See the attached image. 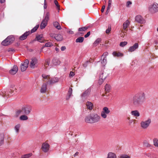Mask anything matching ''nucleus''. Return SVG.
Instances as JSON below:
<instances>
[{
    "mask_svg": "<svg viewBox=\"0 0 158 158\" xmlns=\"http://www.w3.org/2000/svg\"><path fill=\"white\" fill-rule=\"evenodd\" d=\"M138 47L139 44L138 43H135L133 46H131L129 48L128 51L129 52H132L138 49Z\"/></svg>",
    "mask_w": 158,
    "mask_h": 158,
    "instance_id": "16",
    "label": "nucleus"
},
{
    "mask_svg": "<svg viewBox=\"0 0 158 158\" xmlns=\"http://www.w3.org/2000/svg\"><path fill=\"white\" fill-rule=\"evenodd\" d=\"M90 91L91 89L90 88H89L84 92L81 95L82 99L84 100L87 98L89 96Z\"/></svg>",
    "mask_w": 158,
    "mask_h": 158,
    "instance_id": "10",
    "label": "nucleus"
},
{
    "mask_svg": "<svg viewBox=\"0 0 158 158\" xmlns=\"http://www.w3.org/2000/svg\"><path fill=\"white\" fill-rule=\"evenodd\" d=\"M18 70V68L17 66L14 65L13 68L10 71V74L12 75L15 74Z\"/></svg>",
    "mask_w": 158,
    "mask_h": 158,
    "instance_id": "19",
    "label": "nucleus"
},
{
    "mask_svg": "<svg viewBox=\"0 0 158 158\" xmlns=\"http://www.w3.org/2000/svg\"><path fill=\"white\" fill-rule=\"evenodd\" d=\"M89 28L88 26L82 27L78 28V31H86Z\"/></svg>",
    "mask_w": 158,
    "mask_h": 158,
    "instance_id": "30",
    "label": "nucleus"
},
{
    "mask_svg": "<svg viewBox=\"0 0 158 158\" xmlns=\"http://www.w3.org/2000/svg\"><path fill=\"white\" fill-rule=\"evenodd\" d=\"M84 40V38L83 37H79L76 40V43H82V42Z\"/></svg>",
    "mask_w": 158,
    "mask_h": 158,
    "instance_id": "28",
    "label": "nucleus"
},
{
    "mask_svg": "<svg viewBox=\"0 0 158 158\" xmlns=\"http://www.w3.org/2000/svg\"><path fill=\"white\" fill-rule=\"evenodd\" d=\"M67 33L70 34H72L74 33L73 31L70 29H68L67 31Z\"/></svg>",
    "mask_w": 158,
    "mask_h": 158,
    "instance_id": "48",
    "label": "nucleus"
},
{
    "mask_svg": "<svg viewBox=\"0 0 158 158\" xmlns=\"http://www.w3.org/2000/svg\"><path fill=\"white\" fill-rule=\"evenodd\" d=\"M31 155L30 154H26L22 156L21 158H29V157Z\"/></svg>",
    "mask_w": 158,
    "mask_h": 158,
    "instance_id": "47",
    "label": "nucleus"
},
{
    "mask_svg": "<svg viewBox=\"0 0 158 158\" xmlns=\"http://www.w3.org/2000/svg\"><path fill=\"white\" fill-rule=\"evenodd\" d=\"M111 5H110V4H108V6L107 8V10H109L110 8L111 7Z\"/></svg>",
    "mask_w": 158,
    "mask_h": 158,
    "instance_id": "59",
    "label": "nucleus"
},
{
    "mask_svg": "<svg viewBox=\"0 0 158 158\" xmlns=\"http://www.w3.org/2000/svg\"><path fill=\"white\" fill-rule=\"evenodd\" d=\"M118 157L119 158H131V156L128 155L123 154L120 155Z\"/></svg>",
    "mask_w": 158,
    "mask_h": 158,
    "instance_id": "32",
    "label": "nucleus"
},
{
    "mask_svg": "<svg viewBox=\"0 0 158 158\" xmlns=\"http://www.w3.org/2000/svg\"><path fill=\"white\" fill-rule=\"evenodd\" d=\"M153 144L155 146L158 147V139L154 138L153 139Z\"/></svg>",
    "mask_w": 158,
    "mask_h": 158,
    "instance_id": "35",
    "label": "nucleus"
},
{
    "mask_svg": "<svg viewBox=\"0 0 158 158\" xmlns=\"http://www.w3.org/2000/svg\"><path fill=\"white\" fill-rule=\"evenodd\" d=\"M112 0H109L108 1V4L111 5Z\"/></svg>",
    "mask_w": 158,
    "mask_h": 158,
    "instance_id": "60",
    "label": "nucleus"
},
{
    "mask_svg": "<svg viewBox=\"0 0 158 158\" xmlns=\"http://www.w3.org/2000/svg\"><path fill=\"white\" fill-rule=\"evenodd\" d=\"M104 80H105L103 79V78H101V77H99V79L98 80V83L99 84V85L102 84V83L103 82Z\"/></svg>",
    "mask_w": 158,
    "mask_h": 158,
    "instance_id": "42",
    "label": "nucleus"
},
{
    "mask_svg": "<svg viewBox=\"0 0 158 158\" xmlns=\"http://www.w3.org/2000/svg\"><path fill=\"white\" fill-rule=\"evenodd\" d=\"M79 154V152H77L74 155V157H76Z\"/></svg>",
    "mask_w": 158,
    "mask_h": 158,
    "instance_id": "61",
    "label": "nucleus"
},
{
    "mask_svg": "<svg viewBox=\"0 0 158 158\" xmlns=\"http://www.w3.org/2000/svg\"><path fill=\"white\" fill-rule=\"evenodd\" d=\"M47 89V85L45 84H43L41 88L40 92L41 93H44L46 92Z\"/></svg>",
    "mask_w": 158,
    "mask_h": 158,
    "instance_id": "23",
    "label": "nucleus"
},
{
    "mask_svg": "<svg viewBox=\"0 0 158 158\" xmlns=\"http://www.w3.org/2000/svg\"><path fill=\"white\" fill-rule=\"evenodd\" d=\"M108 55V53L107 52H105L103 55L102 56H102H104V57H106V56Z\"/></svg>",
    "mask_w": 158,
    "mask_h": 158,
    "instance_id": "53",
    "label": "nucleus"
},
{
    "mask_svg": "<svg viewBox=\"0 0 158 158\" xmlns=\"http://www.w3.org/2000/svg\"><path fill=\"white\" fill-rule=\"evenodd\" d=\"M37 40L40 43H44V41H43L42 35H40L36 37Z\"/></svg>",
    "mask_w": 158,
    "mask_h": 158,
    "instance_id": "25",
    "label": "nucleus"
},
{
    "mask_svg": "<svg viewBox=\"0 0 158 158\" xmlns=\"http://www.w3.org/2000/svg\"><path fill=\"white\" fill-rule=\"evenodd\" d=\"M113 55L115 56H123V54L120 52L117 53L116 52H114L113 53Z\"/></svg>",
    "mask_w": 158,
    "mask_h": 158,
    "instance_id": "29",
    "label": "nucleus"
},
{
    "mask_svg": "<svg viewBox=\"0 0 158 158\" xmlns=\"http://www.w3.org/2000/svg\"><path fill=\"white\" fill-rule=\"evenodd\" d=\"M111 30V26H109L108 29L106 30V32L107 34L109 33Z\"/></svg>",
    "mask_w": 158,
    "mask_h": 158,
    "instance_id": "46",
    "label": "nucleus"
},
{
    "mask_svg": "<svg viewBox=\"0 0 158 158\" xmlns=\"http://www.w3.org/2000/svg\"><path fill=\"white\" fill-rule=\"evenodd\" d=\"M109 10H107V11L106 12V15H107L109 12Z\"/></svg>",
    "mask_w": 158,
    "mask_h": 158,
    "instance_id": "64",
    "label": "nucleus"
},
{
    "mask_svg": "<svg viewBox=\"0 0 158 158\" xmlns=\"http://www.w3.org/2000/svg\"><path fill=\"white\" fill-rule=\"evenodd\" d=\"M109 74L108 72L106 71H103L100 75V77L101 78H102L104 80H105L107 77L109 76Z\"/></svg>",
    "mask_w": 158,
    "mask_h": 158,
    "instance_id": "18",
    "label": "nucleus"
},
{
    "mask_svg": "<svg viewBox=\"0 0 158 158\" xmlns=\"http://www.w3.org/2000/svg\"><path fill=\"white\" fill-rule=\"evenodd\" d=\"M20 127V124H18L16 125L14 129L15 131L18 134L19 132V131Z\"/></svg>",
    "mask_w": 158,
    "mask_h": 158,
    "instance_id": "33",
    "label": "nucleus"
},
{
    "mask_svg": "<svg viewBox=\"0 0 158 158\" xmlns=\"http://www.w3.org/2000/svg\"><path fill=\"white\" fill-rule=\"evenodd\" d=\"M127 44V43L126 41L122 42L120 43V46L121 47H123L126 45Z\"/></svg>",
    "mask_w": 158,
    "mask_h": 158,
    "instance_id": "41",
    "label": "nucleus"
},
{
    "mask_svg": "<svg viewBox=\"0 0 158 158\" xmlns=\"http://www.w3.org/2000/svg\"><path fill=\"white\" fill-rule=\"evenodd\" d=\"M53 46L52 43L51 42H48L45 44V45L42 48H43L44 47H50Z\"/></svg>",
    "mask_w": 158,
    "mask_h": 158,
    "instance_id": "38",
    "label": "nucleus"
},
{
    "mask_svg": "<svg viewBox=\"0 0 158 158\" xmlns=\"http://www.w3.org/2000/svg\"><path fill=\"white\" fill-rule=\"evenodd\" d=\"M46 0H44V9H46L47 8V6L46 5Z\"/></svg>",
    "mask_w": 158,
    "mask_h": 158,
    "instance_id": "58",
    "label": "nucleus"
},
{
    "mask_svg": "<svg viewBox=\"0 0 158 158\" xmlns=\"http://www.w3.org/2000/svg\"><path fill=\"white\" fill-rule=\"evenodd\" d=\"M54 26L57 29L60 30L61 29L59 23L57 22H55L53 23Z\"/></svg>",
    "mask_w": 158,
    "mask_h": 158,
    "instance_id": "26",
    "label": "nucleus"
},
{
    "mask_svg": "<svg viewBox=\"0 0 158 158\" xmlns=\"http://www.w3.org/2000/svg\"><path fill=\"white\" fill-rule=\"evenodd\" d=\"M135 20L137 22L143 24L145 23V20L140 15H137L135 17Z\"/></svg>",
    "mask_w": 158,
    "mask_h": 158,
    "instance_id": "15",
    "label": "nucleus"
},
{
    "mask_svg": "<svg viewBox=\"0 0 158 158\" xmlns=\"http://www.w3.org/2000/svg\"><path fill=\"white\" fill-rule=\"evenodd\" d=\"M7 51L8 52H14L15 51V50L12 48H9Z\"/></svg>",
    "mask_w": 158,
    "mask_h": 158,
    "instance_id": "52",
    "label": "nucleus"
},
{
    "mask_svg": "<svg viewBox=\"0 0 158 158\" xmlns=\"http://www.w3.org/2000/svg\"><path fill=\"white\" fill-rule=\"evenodd\" d=\"M54 2L55 5H56V6L57 7L58 9V10H59L60 6H59V5L58 4V2L56 0H54Z\"/></svg>",
    "mask_w": 158,
    "mask_h": 158,
    "instance_id": "45",
    "label": "nucleus"
},
{
    "mask_svg": "<svg viewBox=\"0 0 158 158\" xmlns=\"http://www.w3.org/2000/svg\"><path fill=\"white\" fill-rule=\"evenodd\" d=\"M49 144L45 142L42 144L41 149L44 152H47L49 150Z\"/></svg>",
    "mask_w": 158,
    "mask_h": 158,
    "instance_id": "12",
    "label": "nucleus"
},
{
    "mask_svg": "<svg viewBox=\"0 0 158 158\" xmlns=\"http://www.w3.org/2000/svg\"><path fill=\"white\" fill-rule=\"evenodd\" d=\"M37 60L36 58H32L30 64L31 68L32 69L35 68L37 66Z\"/></svg>",
    "mask_w": 158,
    "mask_h": 158,
    "instance_id": "14",
    "label": "nucleus"
},
{
    "mask_svg": "<svg viewBox=\"0 0 158 158\" xmlns=\"http://www.w3.org/2000/svg\"><path fill=\"white\" fill-rule=\"evenodd\" d=\"M72 93V89L71 88H70L68 91V95H69V98L70 96H71Z\"/></svg>",
    "mask_w": 158,
    "mask_h": 158,
    "instance_id": "44",
    "label": "nucleus"
},
{
    "mask_svg": "<svg viewBox=\"0 0 158 158\" xmlns=\"http://www.w3.org/2000/svg\"><path fill=\"white\" fill-rule=\"evenodd\" d=\"M74 75V73L72 72L71 71L69 74V76L70 77H73Z\"/></svg>",
    "mask_w": 158,
    "mask_h": 158,
    "instance_id": "51",
    "label": "nucleus"
},
{
    "mask_svg": "<svg viewBox=\"0 0 158 158\" xmlns=\"http://www.w3.org/2000/svg\"><path fill=\"white\" fill-rule=\"evenodd\" d=\"M143 145L145 147H150L151 146V145L147 141L145 140L143 143Z\"/></svg>",
    "mask_w": 158,
    "mask_h": 158,
    "instance_id": "36",
    "label": "nucleus"
},
{
    "mask_svg": "<svg viewBox=\"0 0 158 158\" xmlns=\"http://www.w3.org/2000/svg\"><path fill=\"white\" fill-rule=\"evenodd\" d=\"M90 31L88 32L85 35L84 37L85 38H86L88 37L90 35Z\"/></svg>",
    "mask_w": 158,
    "mask_h": 158,
    "instance_id": "50",
    "label": "nucleus"
},
{
    "mask_svg": "<svg viewBox=\"0 0 158 158\" xmlns=\"http://www.w3.org/2000/svg\"><path fill=\"white\" fill-rule=\"evenodd\" d=\"M29 63V60H26L23 64H22L20 66L21 70L22 72L25 71L28 67V64Z\"/></svg>",
    "mask_w": 158,
    "mask_h": 158,
    "instance_id": "11",
    "label": "nucleus"
},
{
    "mask_svg": "<svg viewBox=\"0 0 158 158\" xmlns=\"http://www.w3.org/2000/svg\"><path fill=\"white\" fill-rule=\"evenodd\" d=\"M105 8V5H103L102 6V8L101 9V11L102 12H103L104 11V9Z\"/></svg>",
    "mask_w": 158,
    "mask_h": 158,
    "instance_id": "56",
    "label": "nucleus"
},
{
    "mask_svg": "<svg viewBox=\"0 0 158 158\" xmlns=\"http://www.w3.org/2000/svg\"><path fill=\"white\" fill-rule=\"evenodd\" d=\"M146 100L145 94L143 91H140L136 93L133 96L131 103L133 107H139L145 102Z\"/></svg>",
    "mask_w": 158,
    "mask_h": 158,
    "instance_id": "1",
    "label": "nucleus"
},
{
    "mask_svg": "<svg viewBox=\"0 0 158 158\" xmlns=\"http://www.w3.org/2000/svg\"><path fill=\"white\" fill-rule=\"evenodd\" d=\"M105 90L106 91L109 92L111 89V86L108 84H106L105 86Z\"/></svg>",
    "mask_w": 158,
    "mask_h": 158,
    "instance_id": "34",
    "label": "nucleus"
},
{
    "mask_svg": "<svg viewBox=\"0 0 158 158\" xmlns=\"http://www.w3.org/2000/svg\"><path fill=\"white\" fill-rule=\"evenodd\" d=\"M107 63L106 58V57H104L102 61L101 62V63L102 66H105Z\"/></svg>",
    "mask_w": 158,
    "mask_h": 158,
    "instance_id": "37",
    "label": "nucleus"
},
{
    "mask_svg": "<svg viewBox=\"0 0 158 158\" xmlns=\"http://www.w3.org/2000/svg\"><path fill=\"white\" fill-rule=\"evenodd\" d=\"M131 2L130 1H128L127 3V6L128 7L129 5H130L131 4Z\"/></svg>",
    "mask_w": 158,
    "mask_h": 158,
    "instance_id": "55",
    "label": "nucleus"
},
{
    "mask_svg": "<svg viewBox=\"0 0 158 158\" xmlns=\"http://www.w3.org/2000/svg\"><path fill=\"white\" fill-rule=\"evenodd\" d=\"M29 34L30 32L29 31H26L23 34L19 37V40H23L26 39Z\"/></svg>",
    "mask_w": 158,
    "mask_h": 158,
    "instance_id": "20",
    "label": "nucleus"
},
{
    "mask_svg": "<svg viewBox=\"0 0 158 158\" xmlns=\"http://www.w3.org/2000/svg\"><path fill=\"white\" fill-rule=\"evenodd\" d=\"M49 16L50 14L49 13L47 12L40 25V28L41 29L44 28L47 25L48 21L49 19Z\"/></svg>",
    "mask_w": 158,
    "mask_h": 158,
    "instance_id": "7",
    "label": "nucleus"
},
{
    "mask_svg": "<svg viewBox=\"0 0 158 158\" xmlns=\"http://www.w3.org/2000/svg\"><path fill=\"white\" fill-rule=\"evenodd\" d=\"M31 110V107L30 106H26L23 107L21 109L18 110L16 113L17 117L21 114L28 115L30 114Z\"/></svg>",
    "mask_w": 158,
    "mask_h": 158,
    "instance_id": "3",
    "label": "nucleus"
},
{
    "mask_svg": "<svg viewBox=\"0 0 158 158\" xmlns=\"http://www.w3.org/2000/svg\"><path fill=\"white\" fill-rule=\"evenodd\" d=\"M42 76L44 78L47 79L48 80L47 82L48 84L51 85L58 82L59 81V78L57 77H53L50 78V76L47 75L45 74H42Z\"/></svg>",
    "mask_w": 158,
    "mask_h": 158,
    "instance_id": "4",
    "label": "nucleus"
},
{
    "mask_svg": "<svg viewBox=\"0 0 158 158\" xmlns=\"http://www.w3.org/2000/svg\"><path fill=\"white\" fill-rule=\"evenodd\" d=\"M131 114L133 116L135 117L136 118L140 116L139 112V111L137 110L131 111Z\"/></svg>",
    "mask_w": 158,
    "mask_h": 158,
    "instance_id": "17",
    "label": "nucleus"
},
{
    "mask_svg": "<svg viewBox=\"0 0 158 158\" xmlns=\"http://www.w3.org/2000/svg\"><path fill=\"white\" fill-rule=\"evenodd\" d=\"M107 158H116L115 154L114 153L110 152L107 155Z\"/></svg>",
    "mask_w": 158,
    "mask_h": 158,
    "instance_id": "24",
    "label": "nucleus"
},
{
    "mask_svg": "<svg viewBox=\"0 0 158 158\" xmlns=\"http://www.w3.org/2000/svg\"><path fill=\"white\" fill-rule=\"evenodd\" d=\"M101 119L99 115L97 113H93L86 116L85 121L87 123L93 124L99 122Z\"/></svg>",
    "mask_w": 158,
    "mask_h": 158,
    "instance_id": "2",
    "label": "nucleus"
},
{
    "mask_svg": "<svg viewBox=\"0 0 158 158\" xmlns=\"http://www.w3.org/2000/svg\"><path fill=\"white\" fill-rule=\"evenodd\" d=\"M86 105L87 108L90 110H92L94 107L93 104L90 102H87Z\"/></svg>",
    "mask_w": 158,
    "mask_h": 158,
    "instance_id": "21",
    "label": "nucleus"
},
{
    "mask_svg": "<svg viewBox=\"0 0 158 158\" xmlns=\"http://www.w3.org/2000/svg\"><path fill=\"white\" fill-rule=\"evenodd\" d=\"M151 123V119L148 118L146 120H143L140 122V127L143 129H146L149 126Z\"/></svg>",
    "mask_w": 158,
    "mask_h": 158,
    "instance_id": "5",
    "label": "nucleus"
},
{
    "mask_svg": "<svg viewBox=\"0 0 158 158\" xmlns=\"http://www.w3.org/2000/svg\"><path fill=\"white\" fill-rule=\"evenodd\" d=\"M130 23V22L128 20H127L126 21H125L123 24V30L127 31V30L126 29L128 27Z\"/></svg>",
    "mask_w": 158,
    "mask_h": 158,
    "instance_id": "22",
    "label": "nucleus"
},
{
    "mask_svg": "<svg viewBox=\"0 0 158 158\" xmlns=\"http://www.w3.org/2000/svg\"><path fill=\"white\" fill-rule=\"evenodd\" d=\"M39 27V25H36L35 27H34L31 30V33H33Z\"/></svg>",
    "mask_w": 158,
    "mask_h": 158,
    "instance_id": "40",
    "label": "nucleus"
},
{
    "mask_svg": "<svg viewBox=\"0 0 158 158\" xmlns=\"http://www.w3.org/2000/svg\"><path fill=\"white\" fill-rule=\"evenodd\" d=\"M5 0H0V2L1 3H2L5 2Z\"/></svg>",
    "mask_w": 158,
    "mask_h": 158,
    "instance_id": "62",
    "label": "nucleus"
},
{
    "mask_svg": "<svg viewBox=\"0 0 158 158\" xmlns=\"http://www.w3.org/2000/svg\"><path fill=\"white\" fill-rule=\"evenodd\" d=\"M149 11L152 13H155L158 11V4L156 3H154L149 8Z\"/></svg>",
    "mask_w": 158,
    "mask_h": 158,
    "instance_id": "9",
    "label": "nucleus"
},
{
    "mask_svg": "<svg viewBox=\"0 0 158 158\" xmlns=\"http://www.w3.org/2000/svg\"><path fill=\"white\" fill-rule=\"evenodd\" d=\"M19 119L21 120H26L28 119V118L26 115H23L20 117Z\"/></svg>",
    "mask_w": 158,
    "mask_h": 158,
    "instance_id": "31",
    "label": "nucleus"
},
{
    "mask_svg": "<svg viewBox=\"0 0 158 158\" xmlns=\"http://www.w3.org/2000/svg\"><path fill=\"white\" fill-rule=\"evenodd\" d=\"M55 50L57 52H58L59 51V49L58 48H55Z\"/></svg>",
    "mask_w": 158,
    "mask_h": 158,
    "instance_id": "63",
    "label": "nucleus"
},
{
    "mask_svg": "<svg viewBox=\"0 0 158 158\" xmlns=\"http://www.w3.org/2000/svg\"><path fill=\"white\" fill-rule=\"evenodd\" d=\"M110 110L107 107H105L102 109V110L101 113V117L104 118H106L107 117V115L110 114Z\"/></svg>",
    "mask_w": 158,
    "mask_h": 158,
    "instance_id": "8",
    "label": "nucleus"
},
{
    "mask_svg": "<svg viewBox=\"0 0 158 158\" xmlns=\"http://www.w3.org/2000/svg\"><path fill=\"white\" fill-rule=\"evenodd\" d=\"M4 138L3 136H2L0 138V145H2L4 143Z\"/></svg>",
    "mask_w": 158,
    "mask_h": 158,
    "instance_id": "43",
    "label": "nucleus"
},
{
    "mask_svg": "<svg viewBox=\"0 0 158 158\" xmlns=\"http://www.w3.org/2000/svg\"><path fill=\"white\" fill-rule=\"evenodd\" d=\"M15 39L12 35L8 36L6 39L2 41V44L4 46H7L12 43L15 40Z\"/></svg>",
    "mask_w": 158,
    "mask_h": 158,
    "instance_id": "6",
    "label": "nucleus"
},
{
    "mask_svg": "<svg viewBox=\"0 0 158 158\" xmlns=\"http://www.w3.org/2000/svg\"><path fill=\"white\" fill-rule=\"evenodd\" d=\"M50 64V61L48 60H47L46 61V64H45V67H46L47 65H49Z\"/></svg>",
    "mask_w": 158,
    "mask_h": 158,
    "instance_id": "49",
    "label": "nucleus"
},
{
    "mask_svg": "<svg viewBox=\"0 0 158 158\" xmlns=\"http://www.w3.org/2000/svg\"><path fill=\"white\" fill-rule=\"evenodd\" d=\"M66 49V48L65 46H62L61 48V50L62 51H64L65 49Z\"/></svg>",
    "mask_w": 158,
    "mask_h": 158,
    "instance_id": "57",
    "label": "nucleus"
},
{
    "mask_svg": "<svg viewBox=\"0 0 158 158\" xmlns=\"http://www.w3.org/2000/svg\"><path fill=\"white\" fill-rule=\"evenodd\" d=\"M51 37L55 38L58 41H61L62 40V36L60 34L51 33L50 34Z\"/></svg>",
    "mask_w": 158,
    "mask_h": 158,
    "instance_id": "13",
    "label": "nucleus"
},
{
    "mask_svg": "<svg viewBox=\"0 0 158 158\" xmlns=\"http://www.w3.org/2000/svg\"><path fill=\"white\" fill-rule=\"evenodd\" d=\"M89 62L87 61L85 62V63L83 64V66L84 67L86 68L88 64V63Z\"/></svg>",
    "mask_w": 158,
    "mask_h": 158,
    "instance_id": "54",
    "label": "nucleus"
},
{
    "mask_svg": "<svg viewBox=\"0 0 158 158\" xmlns=\"http://www.w3.org/2000/svg\"><path fill=\"white\" fill-rule=\"evenodd\" d=\"M101 39L99 38L97 39L94 43V44L95 46L97 45L101 42Z\"/></svg>",
    "mask_w": 158,
    "mask_h": 158,
    "instance_id": "39",
    "label": "nucleus"
},
{
    "mask_svg": "<svg viewBox=\"0 0 158 158\" xmlns=\"http://www.w3.org/2000/svg\"><path fill=\"white\" fill-rule=\"evenodd\" d=\"M60 60L54 58L52 60V63L54 65H57L60 64Z\"/></svg>",
    "mask_w": 158,
    "mask_h": 158,
    "instance_id": "27",
    "label": "nucleus"
}]
</instances>
